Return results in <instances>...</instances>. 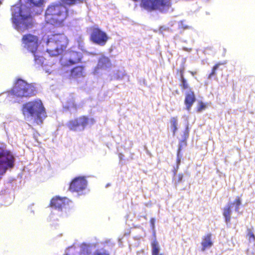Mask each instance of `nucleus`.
<instances>
[{"label": "nucleus", "instance_id": "nucleus-23", "mask_svg": "<svg viewBox=\"0 0 255 255\" xmlns=\"http://www.w3.org/2000/svg\"><path fill=\"white\" fill-rule=\"evenodd\" d=\"M172 128L173 133L174 134L177 129V119L176 117H172L170 121Z\"/></svg>", "mask_w": 255, "mask_h": 255}, {"label": "nucleus", "instance_id": "nucleus-25", "mask_svg": "<svg viewBox=\"0 0 255 255\" xmlns=\"http://www.w3.org/2000/svg\"><path fill=\"white\" fill-rule=\"evenodd\" d=\"M206 108V105L204 104L202 101H200L198 103L196 111L198 113H200L203 110H205Z\"/></svg>", "mask_w": 255, "mask_h": 255}, {"label": "nucleus", "instance_id": "nucleus-28", "mask_svg": "<svg viewBox=\"0 0 255 255\" xmlns=\"http://www.w3.org/2000/svg\"><path fill=\"white\" fill-rule=\"evenodd\" d=\"M185 67L183 65L180 69L177 70L176 73L180 76V79L185 78L184 76Z\"/></svg>", "mask_w": 255, "mask_h": 255}, {"label": "nucleus", "instance_id": "nucleus-22", "mask_svg": "<svg viewBox=\"0 0 255 255\" xmlns=\"http://www.w3.org/2000/svg\"><path fill=\"white\" fill-rule=\"evenodd\" d=\"M151 248L152 255H162L160 254V247L157 241H154L152 243Z\"/></svg>", "mask_w": 255, "mask_h": 255}, {"label": "nucleus", "instance_id": "nucleus-9", "mask_svg": "<svg viewBox=\"0 0 255 255\" xmlns=\"http://www.w3.org/2000/svg\"><path fill=\"white\" fill-rule=\"evenodd\" d=\"M21 43L23 47L32 54L36 53L39 45V40L37 36L26 33L21 38Z\"/></svg>", "mask_w": 255, "mask_h": 255}, {"label": "nucleus", "instance_id": "nucleus-30", "mask_svg": "<svg viewBox=\"0 0 255 255\" xmlns=\"http://www.w3.org/2000/svg\"><path fill=\"white\" fill-rule=\"evenodd\" d=\"M154 223H155V219L154 218H152L150 220V223L152 225V228H154Z\"/></svg>", "mask_w": 255, "mask_h": 255}, {"label": "nucleus", "instance_id": "nucleus-21", "mask_svg": "<svg viewBox=\"0 0 255 255\" xmlns=\"http://www.w3.org/2000/svg\"><path fill=\"white\" fill-rule=\"evenodd\" d=\"M93 246L86 244H82L81 246V255H89L92 250Z\"/></svg>", "mask_w": 255, "mask_h": 255}, {"label": "nucleus", "instance_id": "nucleus-13", "mask_svg": "<svg viewBox=\"0 0 255 255\" xmlns=\"http://www.w3.org/2000/svg\"><path fill=\"white\" fill-rule=\"evenodd\" d=\"M87 186V181L84 177H78L71 182L69 189L73 192H80L85 189Z\"/></svg>", "mask_w": 255, "mask_h": 255}, {"label": "nucleus", "instance_id": "nucleus-27", "mask_svg": "<svg viewBox=\"0 0 255 255\" xmlns=\"http://www.w3.org/2000/svg\"><path fill=\"white\" fill-rule=\"evenodd\" d=\"M64 3L68 5H73L77 3L82 2L83 0H61Z\"/></svg>", "mask_w": 255, "mask_h": 255}, {"label": "nucleus", "instance_id": "nucleus-24", "mask_svg": "<svg viewBox=\"0 0 255 255\" xmlns=\"http://www.w3.org/2000/svg\"><path fill=\"white\" fill-rule=\"evenodd\" d=\"M34 57V62L35 64L37 65H42L44 62V58L42 56L37 55L36 53L32 54Z\"/></svg>", "mask_w": 255, "mask_h": 255}, {"label": "nucleus", "instance_id": "nucleus-8", "mask_svg": "<svg viewBox=\"0 0 255 255\" xmlns=\"http://www.w3.org/2000/svg\"><path fill=\"white\" fill-rule=\"evenodd\" d=\"M95 123L94 118H89L86 116H81L74 120H70L67 123L68 128L72 131H77L79 127L83 130L88 125H93Z\"/></svg>", "mask_w": 255, "mask_h": 255}, {"label": "nucleus", "instance_id": "nucleus-7", "mask_svg": "<svg viewBox=\"0 0 255 255\" xmlns=\"http://www.w3.org/2000/svg\"><path fill=\"white\" fill-rule=\"evenodd\" d=\"M179 87L182 91H186L185 94L184 104L186 106V109L189 111L194 103L196 100V95L194 92L190 87V84L186 79L183 78L179 79Z\"/></svg>", "mask_w": 255, "mask_h": 255}, {"label": "nucleus", "instance_id": "nucleus-15", "mask_svg": "<svg viewBox=\"0 0 255 255\" xmlns=\"http://www.w3.org/2000/svg\"><path fill=\"white\" fill-rule=\"evenodd\" d=\"M112 63L108 57L103 55L98 60L96 69L106 70L112 67Z\"/></svg>", "mask_w": 255, "mask_h": 255}, {"label": "nucleus", "instance_id": "nucleus-31", "mask_svg": "<svg viewBox=\"0 0 255 255\" xmlns=\"http://www.w3.org/2000/svg\"><path fill=\"white\" fill-rule=\"evenodd\" d=\"M189 73H190L191 75L193 76H195L197 74V72L196 71H189Z\"/></svg>", "mask_w": 255, "mask_h": 255}, {"label": "nucleus", "instance_id": "nucleus-3", "mask_svg": "<svg viewBox=\"0 0 255 255\" xmlns=\"http://www.w3.org/2000/svg\"><path fill=\"white\" fill-rule=\"evenodd\" d=\"M68 16L67 7L60 3L49 5L45 11V21L53 25H61Z\"/></svg>", "mask_w": 255, "mask_h": 255}, {"label": "nucleus", "instance_id": "nucleus-36", "mask_svg": "<svg viewBox=\"0 0 255 255\" xmlns=\"http://www.w3.org/2000/svg\"><path fill=\"white\" fill-rule=\"evenodd\" d=\"M134 1H136L137 0H133Z\"/></svg>", "mask_w": 255, "mask_h": 255}, {"label": "nucleus", "instance_id": "nucleus-4", "mask_svg": "<svg viewBox=\"0 0 255 255\" xmlns=\"http://www.w3.org/2000/svg\"><path fill=\"white\" fill-rule=\"evenodd\" d=\"M68 43V39L64 34L57 33L51 35L46 42V51L51 56H58L65 50Z\"/></svg>", "mask_w": 255, "mask_h": 255}, {"label": "nucleus", "instance_id": "nucleus-11", "mask_svg": "<svg viewBox=\"0 0 255 255\" xmlns=\"http://www.w3.org/2000/svg\"><path fill=\"white\" fill-rule=\"evenodd\" d=\"M83 58V54L81 52L71 51L69 52L68 58L61 59V65L62 67H70L72 65L82 63Z\"/></svg>", "mask_w": 255, "mask_h": 255}, {"label": "nucleus", "instance_id": "nucleus-12", "mask_svg": "<svg viewBox=\"0 0 255 255\" xmlns=\"http://www.w3.org/2000/svg\"><path fill=\"white\" fill-rule=\"evenodd\" d=\"M241 205V201L239 198H238L234 203H230L228 206L224 208L223 216L225 218V221L227 223H229L231 221V215L233 207L235 206V211L239 212V207Z\"/></svg>", "mask_w": 255, "mask_h": 255}, {"label": "nucleus", "instance_id": "nucleus-34", "mask_svg": "<svg viewBox=\"0 0 255 255\" xmlns=\"http://www.w3.org/2000/svg\"><path fill=\"white\" fill-rule=\"evenodd\" d=\"M179 162H180V160H177V163L178 164L179 163Z\"/></svg>", "mask_w": 255, "mask_h": 255}, {"label": "nucleus", "instance_id": "nucleus-14", "mask_svg": "<svg viewBox=\"0 0 255 255\" xmlns=\"http://www.w3.org/2000/svg\"><path fill=\"white\" fill-rule=\"evenodd\" d=\"M85 67L83 65L76 66L70 70L69 78L78 79L85 77Z\"/></svg>", "mask_w": 255, "mask_h": 255}, {"label": "nucleus", "instance_id": "nucleus-1", "mask_svg": "<svg viewBox=\"0 0 255 255\" xmlns=\"http://www.w3.org/2000/svg\"><path fill=\"white\" fill-rule=\"evenodd\" d=\"M29 4L28 6L21 4L19 7L14 10L11 17L14 27L18 31L25 32L32 28L33 22L30 15V8L34 6H41L43 3V0H26Z\"/></svg>", "mask_w": 255, "mask_h": 255}, {"label": "nucleus", "instance_id": "nucleus-26", "mask_svg": "<svg viewBox=\"0 0 255 255\" xmlns=\"http://www.w3.org/2000/svg\"><path fill=\"white\" fill-rule=\"evenodd\" d=\"M247 237L250 243H254L255 242V236L251 230H248Z\"/></svg>", "mask_w": 255, "mask_h": 255}, {"label": "nucleus", "instance_id": "nucleus-19", "mask_svg": "<svg viewBox=\"0 0 255 255\" xmlns=\"http://www.w3.org/2000/svg\"><path fill=\"white\" fill-rule=\"evenodd\" d=\"M224 64L223 63L218 62L216 63L212 68L211 72L208 76V79H211L213 77L217 76V72L219 71L222 72V68L221 67Z\"/></svg>", "mask_w": 255, "mask_h": 255}, {"label": "nucleus", "instance_id": "nucleus-5", "mask_svg": "<svg viewBox=\"0 0 255 255\" xmlns=\"http://www.w3.org/2000/svg\"><path fill=\"white\" fill-rule=\"evenodd\" d=\"M10 93L18 98H29L36 95V89L33 84L19 78L14 83Z\"/></svg>", "mask_w": 255, "mask_h": 255}, {"label": "nucleus", "instance_id": "nucleus-20", "mask_svg": "<svg viewBox=\"0 0 255 255\" xmlns=\"http://www.w3.org/2000/svg\"><path fill=\"white\" fill-rule=\"evenodd\" d=\"M14 159V156L12 152L5 148L0 146V159Z\"/></svg>", "mask_w": 255, "mask_h": 255}, {"label": "nucleus", "instance_id": "nucleus-35", "mask_svg": "<svg viewBox=\"0 0 255 255\" xmlns=\"http://www.w3.org/2000/svg\"><path fill=\"white\" fill-rule=\"evenodd\" d=\"M188 28V26H186L184 28L185 29V28Z\"/></svg>", "mask_w": 255, "mask_h": 255}, {"label": "nucleus", "instance_id": "nucleus-2", "mask_svg": "<svg viewBox=\"0 0 255 255\" xmlns=\"http://www.w3.org/2000/svg\"><path fill=\"white\" fill-rule=\"evenodd\" d=\"M21 111L24 115L27 114L33 118V124L35 125L42 124L47 117L45 109L39 99L25 103L23 105Z\"/></svg>", "mask_w": 255, "mask_h": 255}, {"label": "nucleus", "instance_id": "nucleus-16", "mask_svg": "<svg viewBox=\"0 0 255 255\" xmlns=\"http://www.w3.org/2000/svg\"><path fill=\"white\" fill-rule=\"evenodd\" d=\"M65 198L61 199L59 197L53 198L51 201V206L55 209H62L65 206Z\"/></svg>", "mask_w": 255, "mask_h": 255}, {"label": "nucleus", "instance_id": "nucleus-18", "mask_svg": "<svg viewBox=\"0 0 255 255\" xmlns=\"http://www.w3.org/2000/svg\"><path fill=\"white\" fill-rule=\"evenodd\" d=\"M201 245L202 247V251H204L206 248H210L212 246L213 243L211 241V235L210 234L204 237Z\"/></svg>", "mask_w": 255, "mask_h": 255}, {"label": "nucleus", "instance_id": "nucleus-29", "mask_svg": "<svg viewBox=\"0 0 255 255\" xmlns=\"http://www.w3.org/2000/svg\"><path fill=\"white\" fill-rule=\"evenodd\" d=\"M94 255H110V254L104 250H99L96 251Z\"/></svg>", "mask_w": 255, "mask_h": 255}, {"label": "nucleus", "instance_id": "nucleus-6", "mask_svg": "<svg viewBox=\"0 0 255 255\" xmlns=\"http://www.w3.org/2000/svg\"><path fill=\"white\" fill-rule=\"evenodd\" d=\"M141 5L148 11L165 13L172 5L171 0H141Z\"/></svg>", "mask_w": 255, "mask_h": 255}, {"label": "nucleus", "instance_id": "nucleus-17", "mask_svg": "<svg viewBox=\"0 0 255 255\" xmlns=\"http://www.w3.org/2000/svg\"><path fill=\"white\" fill-rule=\"evenodd\" d=\"M14 160H0V175L5 173L8 168L13 166Z\"/></svg>", "mask_w": 255, "mask_h": 255}, {"label": "nucleus", "instance_id": "nucleus-32", "mask_svg": "<svg viewBox=\"0 0 255 255\" xmlns=\"http://www.w3.org/2000/svg\"><path fill=\"white\" fill-rule=\"evenodd\" d=\"M73 107H74L75 109H76V108H77V105H75V104L73 105Z\"/></svg>", "mask_w": 255, "mask_h": 255}, {"label": "nucleus", "instance_id": "nucleus-10", "mask_svg": "<svg viewBox=\"0 0 255 255\" xmlns=\"http://www.w3.org/2000/svg\"><path fill=\"white\" fill-rule=\"evenodd\" d=\"M109 37L107 33L99 27H93L90 36V40L94 43L104 46L107 43Z\"/></svg>", "mask_w": 255, "mask_h": 255}, {"label": "nucleus", "instance_id": "nucleus-33", "mask_svg": "<svg viewBox=\"0 0 255 255\" xmlns=\"http://www.w3.org/2000/svg\"><path fill=\"white\" fill-rule=\"evenodd\" d=\"M181 179H182V176H181L179 178V181H181Z\"/></svg>", "mask_w": 255, "mask_h": 255}]
</instances>
